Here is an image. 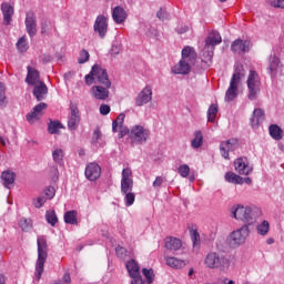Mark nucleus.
I'll use <instances>...</instances> for the list:
<instances>
[{
  "label": "nucleus",
  "instance_id": "1",
  "mask_svg": "<svg viewBox=\"0 0 284 284\" xmlns=\"http://www.w3.org/2000/svg\"><path fill=\"white\" fill-rule=\"evenodd\" d=\"M134 189V180L132 179V169L125 168L122 170L121 194L124 196L126 207L134 205L136 195L132 192Z\"/></svg>",
  "mask_w": 284,
  "mask_h": 284
},
{
  "label": "nucleus",
  "instance_id": "2",
  "mask_svg": "<svg viewBox=\"0 0 284 284\" xmlns=\"http://www.w3.org/2000/svg\"><path fill=\"white\" fill-rule=\"evenodd\" d=\"M204 265L209 270H219V272H222L223 274H227L232 265V262H230L227 256L221 253L210 252L204 257Z\"/></svg>",
  "mask_w": 284,
  "mask_h": 284
},
{
  "label": "nucleus",
  "instance_id": "3",
  "mask_svg": "<svg viewBox=\"0 0 284 284\" xmlns=\"http://www.w3.org/2000/svg\"><path fill=\"white\" fill-rule=\"evenodd\" d=\"M223 42V38H221V33L219 31H211L205 39V45L201 52L202 61L209 65L212 63V59L214 58V49L216 45Z\"/></svg>",
  "mask_w": 284,
  "mask_h": 284
},
{
  "label": "nucleus",
  "instance_id": "4",
  "mask_svg": "<svg viewBox=\"0 0 284 284\" xmlns=\"http://www.w3.org/2000/svg\"><path fill=\"white\" fill-rule=\"evenodd\" d=\"M245 79V69L242 64H236L234 69V73L230 81V87L226 90L225 93V101L230 103L231 101H234L236 97H239V84L241 83V80Z\"/></svg>",
  "mask_w": 284,
  "mask_h": 284
},
{
  "label": "nucleus",
  "instance_id": "5",
  "mask_svg": "<svg viewBox=\"0 0 284 284\" xmlns=\"http://www.w3.org/2000/svg\"><path fill=\"white\" fill-rule=\"evenodd\" d=\"M38 245V260L36 262V281H41V275L43 274L45 262L48 261V241L45 237L38 236L37 239Z\"/></svg>",
  "mask_w": 284,
  "mask_h": 284
},
{
  "label": "nucleus",
  "instance_id": "6",
  "mask_svg": "<svg viewBox=\"0 0 284 284\" xmlns=\"http://www.w3.org/2000/svg\"><path fill=\"white\" fill-rule=\"evenodd\" d=\"M87 85H92L97 80L101 85H105V88H112V82L108 77V71L101 68L99 64H94L89 74L85 75Z\"/></svg>",
  "mask_w": 284,
  "mask_h": 284
},
{
  "label": "nucleus",
  "instance_id": "7",
  "mask_svg": "<svg viewBox=\"0 0 284 284\" xmlns=\"http://www.w3.org/2000/svg\"><path fill=\"white\" fill-rule=\"evenodd\" d=\"M231 216L236 221H242L252 225L254 223V212L250 206H243L242 204H235L231 209Z\"/></svg>",
  "mask_w": 284,
  "mask_h": 284
},
{
  "label": "nucleus",
  "instance_id": "8",
  "mask_svg": "<svg viewBox=\"0 0 284 284\" xmlns=\"http://www.w3.org/2000/svg\"><path fill=\"white\" fill-rule=\"evenodd\" d=\"M250 236V226L243 225L242 227L233 231L226 239V243L230 247H240L245 243L246 239Z\"/></svg>",
  "mask_w": 284,
  "mask_h": 284
},
{
  "label": "nucleus",
  "instance_id": "9",
  "mask_svg": "<svg viewBox=\"0 0 284 284\" xmlns=\"http://www.w3.org/2000/svg\"><path fill=\"white\" fill-rule=\"evenodd\" d=\"M130 139L133 145H145L150 139V131L143 125H133L130 130Z\"/></svg>",
  "mask_w": 284,
  "mask_h": 284
},
{
  "label": "nucleus",
  "instance_id": "10",
  "mask_svg": "<svg viewBox=\"0 0 284 284\" xmlns=\"http://www.w3.org/2000/svg\"><path fill=\"white\" fill-rule=\"evenodd\" d=\"M246 84L248 90L247 99L250 101H256L258 94H261V80H258V73L250 71Z\"/></svg>",
  "mask_w": 284,
  "mask_h": 284
},
{
  "label": "nucleus",
  "instance_id": "11",
  "mask_svg": "<svg viewBox=\"0 0 284 284\" xmlns=\"http://www.w3.org/2000/svg\"><path fill=\"white\" fill-rule=\"evenodd\" d=\"M93 31L101 39H105L108 34V17L103 14L98 16L93 24Z\"/></svg>",
  "mask_w": 284,
  "mask_h": 284
},
{
  "label": "nucleus",
  "instance_id": "12",
  "mask_svg": "<svg viewBox=\"0 0 284 284\" xmlns=\"http://www.w3.org/2000/svg\"><path fill=\"white\" fill-rule=\"evenodd\" d=\"M81 123V115H79V108L77 104H70V115L68 120V129L71 131L77 130Z\"/></svg>",
  "mask_w": 284,
  "mask_h": 284
},
{
  "label": "nucleus",
  "instance_id": "13",
  "mask_svg": "<svg viewBox=\"0 0 284 284\" xmlns=\"http://www.w3.org/2000/svg\"><path fill=\"white\" fill-rule=\"evenodd\" d=\"M239 148V141L236 139L226 140L221 142L220 152L223 159H230V152H234Z\"/></svg>",
  "mask_w": 284,
  "mask_h": 284
},
{
  "label": "nucleus",
  "instance_id": "14",
  "mask_svg": "<svg viewBox=\"0 0 284 284\" xmlns=\"http://www.w3.org/2000/svg\"><path fill=\"white\" fill-rule=\"evenodd\" d=\"M152 101V87H145L135 98L136 108H142V105H148Z\"/></svg>",
  "mask_w": 284,
  "mask_h": 284
},
{
  "label": "nucleus",
  "instance_id": "15",
  "mask_svg": "<svg viewBox=\"0 0 284 284\" xmlns=\"http://www.w3.org/2000/svg\"><path fill=\"white\" fill-rule=\"evenodd\" d=\"M26 30L29 37H37V16L32 11L27 12L24 20Z\"/></svg>",
  "mask_w": 284,
  "mask_h": 284
},
{
  "label": "nucleus",
  "instance_id": "16",
  "mask_svg": "<svg viewBox=\"0 0 284 284\" xmlns=\"http://www.w3.org/2000/svg\"><path fill=\"white\" fill-rule=\"evenodd\" d=\"M250 48H252V43L247 40L237 39L231 44L234 54H245V52H250Z\"/></svg>",
  "mask_w": 284,
  "mask_h": 284
},
{
  "label": "nucleus",
  "instance_id": "17",
  "mask_svg": "<svg viewBox=\"0 0 284 284\" xmlns=\"http://www.w3.org/2000/svg\"><path fill=\"white\" fill-rule=\"evenodd\" d=\"M267 70L271 77H276L281 70H283V63L281 62V58L276 54H273L268 58V67Z\"/></svg>",
  "mask_w": 284,
  "mask_h": 284
},
{
  "label": "nucleus",
  "instance_id": "18",
  "mask_svg": "<svg viewBox=\"0 0 284 284\" xmlns=\"http://www.w3.org/2000/svg\"><path fill=\"white\" fill-rule=\"evenodd\" d=\"M91 97L98 101H105V99L110 98V88L105 85H93L91 88Z\"/></svg>",
  "mask_w": 284,
  "mask_h": 284
},
{
  "label": "nucleus",
  "instance_id": "19",
  "mask_svg": "<svg viewBox=\"0 0 284 284\" xmlns=\"http://www.w3.org/2000/svg\"><path fill=\"white\" fill-rule=\"evenodd\" d=\"M27 71L28 73L24 81L28 83V85H39L40 83H43V81H41V74L39 73V70L32 67H28Z\"/></svg>",
  "mask_w": 284,
  "mask_h": 284
},
{
  "label": "nucleus",
  "instance_id": "20",
  "mask_svg": "<svg viewBox=\"0 0 284 284\" xmlns=\"http://www.w3.org/2000/svg\"><path fill=\"white\" fill-rule=\"evenodd\" d=\"M48 108V104L42 102L39 103L38 105H36L33 108V110L27 114V121L29 123H34L36 121H39V119L41 118V114H43V110H45Z\"/></svg>",
  "mask_w": 284,
  "mask_h": 284
},
{
  "label": "nucleus",
  "instance_id": "21",
  "mask_svg": "<svg viewBox=\"0 0 284 284\" xmlns=\"http://www.w3.org/2000/svg\"><path fill=\"white\" fill-rule=\"evenodd\" d=\"M234 165L235 172L244 176H247L253 170L252 166H250V164L247 163V160L243 158L236 159Z\"/></svg>",
  "mask_w": 284,
  "mask_h": 284
},
{
  "label": "nucleus",
  "instance_id": "22",
  "mask_svg": "<svg viewBox=\"0 0 284 284\" xmlns=\"http://www.w3.org/2000/svg\"><path fill=\"white\" fill-rule=\"evenodd\" d=\"M84 174L89 181H97V179L101 176V166L97 163H89L85 168Z\"/></svg>",
  "mask_w": 284,
  "mask_h": 284
},
{
  "label": "nucleus",
  "instance_id": "23",
  "mask_svg": "<svg viewBox=\"0 0 284 284\" xmlns=\"http://www.w3.org/2000/svg\"><path fill=\"white\" fill-rule=\"evenodd\" d=\"M1 11L3 14V26H10L12 23V17H14V7L8 2L1 4Z\"/></svg>",
  "mask_w": 284,
  "mask_h": 284
},
{
  "label": "nucleus",
  "instance_id": "24",
  "mask_svg": "<svg viewBox=\"0 0 284 284\" xmlns=\"http://www.w3.org/2000/svg\"><path fill=\"white\" fill-rule=\"evenodd\" d=\"M192 65L194 64L181 59L180 62L172 68V72L174 74H190Z\"/></svg>",
  "mask_w": 284,
  "mask_h": 284
},
{
  "label": "nucleus",
  "instance_id": "25",
  "mask_svg": "<svg viewBox=\"0 0 284 284\" xmlns=\"http://www.w3.org/2000/svg\"><path fill=\"white\" fill-rule=\"evenodd\" d=\"M196 50H194L193 47L189 45L182 49V61H186L194 65V63H196Z\"/></svg>",
  "mask_w": 284,
  "mask_h": 284
},
{
  "label": "nucleus",
  "instance_id": "26",
  "mask_svg": "<svg viewBox=\"0 0 284 284\" xmlns=\"http://www.w3.org/2000/svg\"><path fill=\"white\" fill-rule=\"evenodd\" d=\"M33 97H36L37 101H43L48 97V85H45V82L34 85Z\"/></svg>",
  "mask_w": 284,
  "mask_h": 284
},
{
  "label": "nucleus",
  "instance_id": "27",
  "mask_svg": "<svg viewBox=\"0 0 284 284\" xmlns=\"http://www.w3.org/2000/svg\"><path fill=\"white\" fill-rule=\"evenodd\" d=\"M16 179L17 173L11 170H7L1 173L2 185H4L8 190H10L11 185H14Z\"/></svg>",
  "mask_w": 284,
  "mask_h": 284
},
{
  "label": "nucleus",
  "instance_id": "28",
  "mask_svg": "<svg viewBox=\"0 0 284 284\" xmlns=\"http://www.w3.org/2000/svg\"><path fill=\"white\" fill-rule=\"evenodd\" d=\"M164 247L170 252H176L183 247V243L176 237L169 236L164 240Z\"/></svg>",
  "mask_w": 284,
  "mask_h": 284
},
{
  "label": "nucleus",
  "instance_id": "29",
  "mask_svg": "<svg viewBox=\"0 0 284 284\" xmlns=\"http://www.w3.org/2000/svg\"><path fill=\"white\" fill-rule=\"evenodd\" d=\"M112 19L115 23H123L128 19V13L122 7H115L112 11Z\"/></svg>",
  "mask_w": 284,
  "mask_h": 284
},
{
  "label": "nucleus",
  "instance_id": "30",
  "mask_svg": "<svg viewBox=\"0 0 284 284\" xmlns=\"http://www.w3.org/2000/svg\"><path fill=\"white\" fill-rule=\"evenodd\" d=\"M164 261H165V264L169 267H172L173 270H181V268L185 267V265H186L185 261L179 260L173 256H165Z\"/></svg>",
  "mask_w": 284,
  "mask_h": 284
},
{
  "label": "nucleus",
  "instance_id": "31",
  "mask_svg": "<svg viewBox=\"0 0 284 284\" xmlns=\"http://www.w3.org/2000/svg\"><path fill=\"white\" fill-rule=\"evenodd\" d=\"M126 270L131 278H135L136 276H141V267L136 261L131 260L126 263Z\"/></svg>",
  "mask_w": 284,
  "mask_h": 284
},
{
  "label": "nucleus",
  "instance_id": "32",
  "mask_svg": "<svg viewBox=\"0 0 284 284\" xmlns=\"http://www.w3.org/2000/svg\"><path fill=\"white\" fill-rule=\"evenodd\" d=\"M263 121H265V111L263 109H255L251 118V125L254 128L258 123H263Z\"/></svg>",
  "mask_w": 284,
  "mask_h": 284
},
{
  "label": "nucleus",
  "instance_id": "33",
  "mask_svg": "<svg viewBox=\"0 0 284 284\" xmlns=\"http://www.w3.org/2000/svg\"><path fill=\"white\" fill-rule=\"evenodd\" d=\"M268 132L272 139H274L275 141H281V139H283V130L281 129V126H278V124H272L268 128Z\"/></svg>",
  "mask_w": 284,
  "mask_h": 284
},
{
  "label": "nucleus",
  "instance_id": "34",
  "mask_svg": "<svg viewBox=\"0 0 284 284\" xmlns=\"http://www.w3.org/2000/svg\"><path fill=\"white\" fill-rule=\"evenodd\" d=\"M224 179L229 183H234L235 185H243V178L234 172H226Z\"/></svg>",
  "mask_w": 284,
  "mask_h": 284
},
{
  "label": "nucleus",
  "instance_id": "35",
  "mask_svg": "<svg viewBox=\"0 0 284 284\" xmlns=\"http://www.w3.org/2000/svg\"><path fill=\"white\" fill-rule=\"evenodd\" d=\"M77 211H68L64 213V223L68 225H79V221L77 220L78 216Z\"/></svg>",
  "mask_w": 284,
  "mask_h": 284
},
{
  "label": "nucleus",
  "instance_id": "36",
  "mask_svg": "<svg viewBox=\"0 0 284 284\" xmlns=\"http://www.w3.org/2000/svg\"><path fill=\"white\" fill-rule=\"evenodd\" d=\"M203 145V133L201 131L194 132V139L191 141V146L194 150H199Z\"/></svg>",
  "mask_w": 284,
  "mask_h": 284
},
{
  "label": "nucleus",
  "instance_id": "37",
  "mask_svg": "<svg viewBox=\"0 0 284 284\" xmlns=\"http://www.w3.org/2000/svg\"><path fill=\"white\" fill-rule=\"evenodd\" d=\"M216 114H219V106L216 104H211L207 110V121L214 123V121H216Z\"/></svg>",
  "mask_w": 284,
  "mask_h": 284
},
{
  "label": "nucleus",
  "instance_id": "38",
  "mask_svg": "<svg viewBox=\"0 0 284 284\" xmlns=\"http://www.w3.org/2000/svg\"><path fill=\"white\" fill-rule=\"evenodd\" d=\"M123 121H125V113H120L118 118L112 122V131L119 132V128H123Z\"/></svg>",
  "mask_w": 284,
  "mask_h": 284
},
{
  "label": "nucleus",
  "instance_id": "39",
  "mask_svg": "<svg viewBox=\"0 0 284 284\" xmlns=\"http://www.w3.org/2000/svg\"><path fill=\"white\" fill-rule=\"evenodd\" d=\"M123 121H125V113H120L118 118L112 122V131L119 132V128H123Z\"/></svg>",
  "mask_w": 284,
  "mask_h": 284
},
{
  "label": "nucleus",
  "instance_id": "40",
  "mask_svg": "<svg viewBox=\"0 0 284 284\" xmlns=\"http://www.w3.org/2000/svg\"><path fill=\"white\" fill-rule=\"evenodd\" d=\"M61 129H63V124L59 121H51L48 126L50 134H59V130Z\"/></svg>",
  "mask_w": 284,
  "mask_h": 284
},
{
  "label": "nucleus",
  "instance_id": "41",
  "mask_svg": "<svg viewBox=\"0 0 284 284\" xmlns=\"http://www.w3.org/2000/svg\"><path fill=\"white\" fill-rule=\"evenodd\" d=\"M45 219L49 225H52V227L59 223V217H57V213H54V211H47Z\"/></svg>",
  "mask_w": 284,
  "mask_h": 284
},
{
  "label": "nucleus",
  "instance_id": "42",
  "mask_svg": "<svg viewBox=\"0 0 284 284\" xmlns=\"http://www.w3.org/2000/svg\"><path fill=\"white\" fill-rule=\"evenodd\" d=\"M257 234L261 236H265L267 232H270V222L263 221L261 224L256 227Z\"/></svg>",
  "mask_w": 284,
  "mask_h": 284
},
{
  "label": "nucleus",
  "instance_id": "43",
  "mask_svg": "<svg viewBox=\"0 0 284 284\" xmlns=\"http://www.w3.org/2000/svg\"><path fill=\"white\" fill-rule=\"evenodd\" d=\"M16 45L19 52H28V40L26 39V36L21 37Z\"/></svg>",
  "mask_w": 284,
  "mask_h": 284
},
{
  "label": "nucleus",
  "instance_id": "44",
  "mask_svg": "<svg viewBox=\"0 0 284 284\" xmlns=\"http://www.w3.org/2000/svg\"><path fill=\"white\" fill-rule=\"evenodd\" d=\"M142 273H143V276H145L148 284L154 283V270H152V268H143Z\"/></svg>",
  "mask_w": 284,
  "mask_h": 284
},
{
  "label": "nucleus",
  "instance_id": "45",
  "mask_svg": "<svg viewBox=\"0 0 284 284\" xmlns=\"http://www.w3.org/2000/svg\"><path fill=\"white\" fill-rule=\"evenodd\" d=\"M178 172L182 179H187L190 175V165L187 164H182L179 166Z\"/></svg>",
  "mask_w": 284,
  "mask_h": 284
},
{
  "label": "nucleus",
  "instance_id": "46",
  "mask_svg": "<svg viewBox=\"0 0 284 284\" xmlns=\"http://www.w3.org/2000/svg\"><path fill=\"white\" fill-rule=\"evenodd\" d=\"M88 61H90V52H88V50L83 49L80 52V57L78 59V63L83 64V63H88Z\"/></svg>",
  "mask_w": 284,
  "mask_h": 284
},
{
  "label": "nucleus",
  "instance_id": "47",
  "mask_svg": "<svg viewBox=\"0 0 284 284\" xmlns=\"http://www.w3.org/2000/svg\"><path fill=\"white\" fill-rule=\"evenodd\" d=\"M0 105H8V101L6 100V85L0 82Z\"/></svg>",
  "mask_w": 284,
  "mask_h": 284
},
{
  "label": "nucleus",
  "instance_id": "48",
  "mask_svg": "<svg viewBox=\"0 0 284 284\" xmlns=\"http://www.w3.org/2000/svg\"><path fill=\"white\" fill-rule=\"evenodd\" d=\"M52 156H53V161L55 163H61V161H63V150L61 149H55L53 152H52Z\"/></svg>",
  "mask_w": 284,
  "mask_h": 284
},
{
  "label": "nucleus",
  "instance_id": "49",
  "mask_svg": "<svg viewBox=\"0 0 284 284\" xmlns=\"http://www.w3.org/2000/svg\"><path fill=\"white\" fill-rule=\"evenodd\" d=\"M19 226L23 232H29V230L32 229V224H30V221H28L27 219L21 220Z\"/></svg>",
  "mask_w": 284,
  "mask_h": 284
},
{
  "label": "nucleus",
  "instance_id": "50",
  "mask_svg": "<svg viewBox=\"0 0 284 284\" xmlns=\"http://www.w3.org/2000/svg\"><path fill=\"white\" fill-rule=\"evenodd\" d=\"M200 235L199 232L192 230L191 231V241L193 243V247H196L199 245V241H200Z\"/></svg>",
  "mask_w": 284,
  "mask_h": 284
},
{
  "label": "nucleus",
  "instance_id": "51",
  "mask_svg": "<svg viewBox=\"0 0 284 284\" xmlns=\"http://www.w3.org/2000/svg\"><path fill=\"white\" fill-rule=\"evenodd\" d=\"M268 4L272 8H281L284 10V0H268Z\"/></svg>",
  "mask_w": 284,
  "mask_h": 284
},
{
  "label": "nucleus",
  "instance_id": "52",
  "mask_svg": "<svg viewBox=\"0 0 284 284\" xmlns=\"http://www.w3.org/2000/svg\"><path fill=\"white\" fill-rule=\"evenodd\" d=\"M115 254L119 258H125V255L128 254V250L123 246H118L115 248Z\"/></svg>",
  "mask_w": 284,
  "mask_h": 284
},
{
  "label": "nucleus",
  "instance_id": "53",
  "mask_svg": "<svg viewBox=\"0 0 284 284\" xmlns=\"http://www.w3.org/2000/svg\"><path fill=\"white\" fill-rule=\"evenodd\" d=\"M145 34L149 37V39H156L159 37V31L154 28H149Z\"/></svg>",
  "mask_w": 284,
  "mask_h": 284
},
{
  "label": "nucleus",
  "instance_id": "54",
  "mask_svg": "<svg viewBox=\"0 0 284 284\" xmlns=\"http://www.w3.org/2000/svg\"><path fill=\"white\" fill-rule=\"evenodd\" d=\"M53 284H72V278L70 277V273H65L62 276V280H60L59 282H55Z\"/></svg>",
  "mask_w": 284,
  "mask_h": 284
},
{
  "label": "nucleus",
  "instance_id": "55",
  "mask_svg": "<svg viewBox=\"0 0 284 284\" xmlns=\"http://www.w3.org/2000/svg\"><path fill=\"white\" fill-rule=\"evenodd\" d=\"M44 204H45V197H43V196H40V197H37V200H33V205L38 210L43 207Z\"/></svg>",
  "mask_w": 284,
  "mask_h": 284
},
{
  "label": "nucleus",
  "instance_id": "56",
  "mask_svg": "<svg viewBox=\"0 0 284 284\" xmlns=\"http://www.w3.org/2000/svg\"><path fill=\"white\" fill-rule=\"evenodd\" d=\"M55 193H57V191L54 190L53 186H49L44 190V194H45V196H48V199H54Z\"/></svg>",
  "mask_w": 284,
  "mask_h": 284
},
{
  "label": "nucleus",
  "instance_id": "57",
  "mask_svg": "<svg viewBox=\"0 0 284 284\" xmlns=\"http://www.w3.org/2000/svg\"><path fill=\"white\" fill-rule=\"evenodd\" d=\"M50 175L53 179V181H57V179H59V168H57V165L51 166Z\"/></svg>",
  "mask_w": 284,
  "mask_h": 284
},
{
  "label": "nucleus",
  "instance_id": "58",
  "mask_svg": "<svg viewBox=\"0 0 284 284\" xmlns=\"http://www.w3.org/2000/svg\"><path fill=\"white\" fill-rule=\"evenodd\" d=\"M110 105L108 104L100 105V114H102V116H108V114H110Z\"/></svg>",
  "mask_w": 284,
  "mask_h": 284
},
{
  "label": "nucleus",
  "instance_id": "59",
  "mask_svg": "<svg viewBox=\"0 0 284 284\" xmlns=\"http://www.w3.org/2000/svg\"><path fill=\"white\" fill-rule=\"evenodd\" d=\"M156 17L158 19H160V21H165V19H168V11L159 9V11L156 12Z\"/></svg>",
  "mask_w": 284,
  "mask_h": 284
},
{
  "label": "nucleus",
  "instance_id": "60",
  "mask_svg": "<svg viewBox=\"0 0 284 284\" xmlns=\"http://www.w3.org/2000/svg\"><path fill=\"white\" fill-rule=\"evenodd\" d=\"M119 128H120L119 139H123V136H125L126 134H129V138H130V129H128V126H119Z\"/></svg>",
  "mask_w": 284,
  "mask_h": 284
},
{
  "label": "nucleus",
  "instance_id": "61",
  "mask_svg": "<svg viewBox=\"0 0 284 284\" xmlns=\"http://www.w3.org/2000/svg\"><path fill=\"white\" fill-rule=\"evenodd\" d=\"M48 28H50V21L44 20L41 22V34H48Z\"/></svg>",
  "mask_w": 284,
  "mask_h": 284
},
{
  "label": "nucleus",
  "instance_id": "62",
  "mask_svg": "<svg viewBox=\"0 0 284 284\" xmlns=\"http://www.w3.org/2000/svg\"><path fill=\"white\" fill-rule=\"evenodd\" d=\"M92 143H101V131L97 130L93 132Z\"/></svg>",
  "mask_w": 284,
  "mask_h": 284
},
{
  "label": "nucleus",
  "instance_id": "63",
  "mask_svg": "<svg viewBox=\"0 0 284 284\" xmlns=\"http://www.w3.org/2000/svg\"><path fill=\"white\" fill-rule=\"evenodd\" d=\"M189 30H190V27L187 26H180L175 29L178 34H185V32H187Z\"/></svg>",
  "mask_w": 284,
  "mask_h": 284
},
{
  "label": "nucleus",
  "instance_id": "64",
  "mask_svg": "<svg viewBox=\"0 0 284 284\" xmlns=\"http://www.w3.org/2000/svg\"><path fill=\"white\" fill-rule=\"evenodd\" d=\"M131 284H145V281H143V276L138 275L136 277H132Z\"/></svg>",
  "mask_w": 284,
  "mask_h": 284
}]
</instances>
